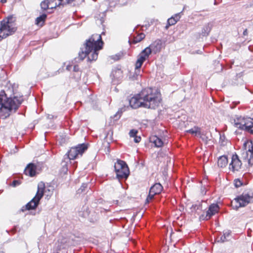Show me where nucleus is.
Masks as SVG:
<instances>
[{
  "instance_id": "f257e3e1",
  "label": "nucleus",
  "mask_w": 253,
  "mask_h": 253,
  "mask_svg": "<svg viewBox=\"0 0 253 253\" xmlns=\"http://www.w3.org/2000/svg\"><path fill=\"white\" fill-rule=\"evenodd\" d=\"M161 100V94L159 91L151 87L145 88L131 99L126 100L128 105H125L124 108L121 109V111H125L129 107L132 109L143 107L155 109L159 106Z\"/></svg>"
},
{
  "instance_id": "f03ea898",
  "label": "nucleus",
  "mask_w": 253,
  "mask_h": 253,
  "mask_svg": "<svg viewBox=\"0 0 253 253\" xmlns=\"http://www.w3.org/2000/svg\"><path fill=\"white\" fill-rule=\"evenodd\" d=\"M103 42L100 34H93L86 41L84 48H81L78 59L83 60L86 56L89 61H95L98 58V51L103 46Z\"/></svg>"
},
{
  "instance_id": "7ed1b4c3",
  "label": "nucleus",
  "mask_w": 253,
  "mask_h": 253,
  "mask_svg": "<svg viewBox=\"0 0 253 253\" xmlns=\"http://www.w3.org/2000/svg\"><path fill=\"white\" fill-rule=\"evenodd\" d=\"M22 101V96L7 97L4 92H1L0 94V116L3 118L8 117L11 112L16 111Z\"/></svg>"
},
{
  "instance_id": "20e7f679",
  "label": "nucleus",
  "mask_w": 253,
  "mask_h": 253,
  "mask_svg": "<svg viewBox=\"0 0 253 253\" xmlns=\"http://www.w3.org/2000/svg\"><path fill=\"white\" fill-rule=\"evenodd\" d=\"M15 21L14 17L9 16L0 23V41L16 31Z\"/></svg>"
},
{
  "instance_id": "39448f33",
  "label": "nucleus",
  "mask_w": 253,
  "mask_h": 253,
  "mask_svg": "<svg viewBox=\"0 0 253 253\" xmlns=\"http://www.w3.org/2000/svg\"><path fill=\"white\" fill-rule=\"evenodd\" d=\"M44 184L42 182L39 183L38 191L36 196L26 205L28 210L35 209L38 205L39 202L43 195L44 192Z\"/></svg>"
},
{
  "instance_id": "423d86ee",
  "label": "nucleus",
  "mask_w": 253,
  "mask_h": 253,
  "mask_svg": "<svg viewBox=\"0 0 253 253\" xmlns=\"http://www.w3.org/2000/svg\"><path fill=\"white\" fill-rule=\"evenodd\" d=\"M114 168L118 179H126L127 178L129 171L125 162L118 160L117 162L115 163Z\"/></svg>"
},
{
  "instance_id": "0eeeda50",
  "label": "nucleus",
  "mask_w": 253,
  "mask_h": 253,
  "mask_svg": "<svg viewBox=\"0 0 253 253\" xmlns=\"http://www.w3.org/2000/svg\"><path fill=\"white\" fill-rule=\"evenodd\" d=\"M253 201V196L249 194H243L232 202V206L234 209L238 210L240 207L247 206Z\"/></svg>"
},
{
  "instance_id": "6e6552de",
  "label": "nucleus",
  "mask_w": 253,
  "mask_h": 253,
  "mask_svg": "<svg viewBox=\"0 0 253 253\" xmlns=\"http://www.w3.org/2000/svg\"><path fill=\"white\" fill-rule=\"evenodd\" d=\"M87 149V145L85 144H79L77 146L72 147L68 152V158L70 160L76 159L79 156H82Z\"/></svg>"
},
{
  "instance_id": "1a4fd4ad",
  "label": "nucleus",
  "mask_w": 253,
  "mask_h": 253,
  "mask_svg": "<svg viewBox=\"0 0 253 253\" xmlns=\"http://www.w3.org/2000/svg\"><path fill=\"white\" fill-rule=\"evenodd\" d=\"M163 187L162 185L159 183H156L154 184L150 188L149 195L146 199V202L149 203L151 200L155 195L161 193Z\"/></svg>"
},
{
  "instance_id": "9d476101",
  "label": "nucleus",
  "mask_w": 253,
  "mask_h": 253,
  "mask_svg": "<svg viewBox=\"0 0 253 253\" xmlns=\"http://www.w3.org/2000/svg\"><path fill=\"white\" fill-rule=\"evenodd\" d=\"M242 165V163L239 159L238 156L236 154L233 155L231 162L229 164V169L233 172L238 171L241 169Z\"/></svg>"
},
{
  "instance_id": "9b49d317",
  "label": "nucleus",
  "mask_w": 253,
  "mask_h": 253,
  "mask_svg": "<svg viewBox=\"0 0 253 253\" xmlns=\"http://www.w3.org/2000/svg\"><path fill=\"white\" fill-rule=\"evenodd\" d=\"M40 170L41 169L39 165L30 163L25 169L24 172L26 175L33 177L39 173Z\"/></svg>"
},
{
  "instance_id": "f8f14e48",
  "label": "nucleus",
  "mask_w": 253,
  "mask_h": 253,
  "mask_svg": "<svg viewBox=\"0 0 253 253\" xmlns=\"http://www.w3.org/2000/svg\"><path fill=\"white\" fill-rule=\"evenodd\" d=\"M219 206L216 204H213L210 206L209 210L207 211V220L210 219L212 215H214L219 211Z\"/></svg>"
},
{
  "instance_id": "ddd939ff",
  "label": "nucleus",
  "mask_w": 253,
  "mask_h": 253,
  "mask_svg": "<svg viewBox=\"0 0 253 253\" xmlns=\"http://www.w3.org/2000/svg\"><path fill=\"white\" fill-rule=\"evenodd\" d=\"M242 155L245 160L247 159L250 166L253 165V145L252 146L251 149H249L248 151L243 153Z\"/></svg>"
},
{
  "instance_id": "4468645a",
  "label": "nucleus",
  "mask_w": 253,
  "mask_h": 253,
  "mask_svg": "<svg viewBox=\"0 0 253 253\" xmlns=\"http://www.w3.org/2000/svg\"><path fill=\"white\" fill-rule=\"evenodd\" d=\"M247 118L239 117L237 118L236 119L234 120V126L239 128L241 129H244Z\"/></svg>"
},
{
  "instance_id": "2eb2a0df",
  "label": "nucleus",
  "mask_w": 253,
  "mask_h": 253,
  "mask_svg": "<svg viewBox=\"0 0 253 253\" xmlns=\"http://www.w3.org/2000/svg\"><path fill=\"white\" fill-rule=\"evenodd\" d=\"M150 141L153 143L157 147H161L166 143V140L162 139L157 136H153L150 138Z\"/></svg>"
},
{
  "instance_id": "dca6fc26",
  "label": "nucleus",
  "mask_w": 253,
  "mask_h": 253,
  "mask_svg": "<svg viewBox=\"0 0 253 253\" xmlns=\"http://www.w3.org/2000/svg\"><path fill=\"white\" fill-rule=\"evenodd\" d=\"M151 49V52L157 53L159 52L162 48V42L161 41H156L152 43L149 46Z\"/></svg>"
},
{
  "instance_id": "f3484780",
  "label": "nucleus",
  "mask_w": 253,
  "mask_h": 253,
  "mask_svg": "<svg viewBox=\"0 0 253 253\" xmlns=\"http://www.w3.org/2000/svg\"><path fill=\"white\" fill-rule=\"evenodd\" d=\"M228 158L225 155L220 156L217 161L218 166L220 168H223L226 167L228 164Z\"/></svg>"
},
{
  "instance_id": "a211bd4d",
  "label": "nucleus",
  "mask_w": 253,
  "mask_h": 253,
  "mask_svg": "<svg viewBox=\"0 0 253 253\" xmlns=\"http://www.w3.org/2000/svg\"><path fill=\"white\" fill-rule=\"evenodd\" d=\"M151 53V49L149 47H147L139 54L138 57L145 61Z\"/></svg>"
},
{
  "instance_id": "6ab92c4d",
  "label": "nucleus",
  "mask_w": 253,
  "mask_h": 253,
  "mask_svg": "<svg viewBox=\"0 0 253 253\" xmlns=\"http://www.w3.org/2000/svg\"><path fill=\"white\" fill-rule=\"evenodd\" d=\"M253 129V120L250 118H247V120L245 125L244 129L250 131L251 133L252 132Z\"/></svg>"
},
{
  "instance_id": "aec40b11",
  "label": "nucleus",
  "mask_w": 253,
  "mask_h": 253,
  "mask_svg": "<svg viewBox=\"0 0 253 253\" xmlns=\"http://www.w3.org/2000/svg\"><path fill=\"white\" fill-rule=\"evenodd\" d=\"M48 6L50 9L56 8L57 6L61 5L60 0H48Z\"/></svg>"
},
{
  "instance_id": "412c9836",
  "label": "nucleus",
  "mask_w": 253,
  "mask_h": 253,
  "mask_svg": "<svg viewBox=\"0 0 253 253\" xmlns=\"http://www.w3.org/2000/svg\"><path fill=\"white\" fill-rule=\"evenodd\" d=\"M46 17V14H42L40 16L37 17L36 19V24L38 25L42 26L44 23V21Z\"/></svg>"
},
{
  "instance_id": "4be33fe9",
  "label": "nucleus",
  "mask_w": 253,
  "mask_h": 253,
  "mask_svg": "<svg viewBox=\"0 0 253 253\" xmlns=\"http://www.w3.org/2000/svg\"><path fill=\"white\" fill-rule=\"evenodd\" d=\"M187 132L190 133L192 134H200V128L198 127L195 126L193 128L187 130L186 131Z\"/></svg>"
},
{
  "instance_id": "5701e85b",
  "label": "nucleus",
  "mask_w": 253,
  "mask_h": 253,
  "mask_svg": "<svg viewBox=\"0 0 253 253\" xmlns=\"http://www.w3.org/2000/svg\"><path fill=\"white\" fill-rule=\"evenodd\" d=\"M144 61L145 60L138 56V59L135 63V69L139 70Z\"/></svg>"
},
{
  "instance_id": "b1692460",
  "label": "nucleus",
  "mask_w": 253,
  "mask_h": 253,
  "mask_svg": "<svg viewBox=\"0 0 253 253\" xmlns=\"http://www.w3.org/2000/svg\"><path fill=\"white\" fill-rule=\"evenodd\" d=\"M145 38V35L143 33H140L134 38L133 42L137 43L140 42Z\"/></svg>"
},
{
  "instance_id": "393cba45",
  "label": "nucleus",
  "mask_w": 253,
  "mask_h": 253,
  "mask_svg": "<svg viewBox=\"0 0 253 253\" xmlns=\"http://www.w3.org/2000/svg\"><path fill=\"white\" fill-rule=\"evenodd\" d=\"M47 2L48 0H44L41 2V6L42 9L45 10L49 8V6H48V3Z\"/></svg>"
},
{
  "instance_id": "a878e982",
  "label": "nucleus",
  "mask_w": 253,
  "mask_h": 253,
  "mask_svg": "<svg viewBox=\"0 0 253 253\" xmlns=\"http://www.w3.org/2000/svg\"><path fill=\"white\" fill-rule=\"evenodd\" d=\"M176 21L173 18H169L167 21V25L166 28H168L169 26L173 25L176 23Z\"/></svg>"
},
{
  "instance_id": "bb28decb",
  "label": "nucleus",
  "mask_w": 253,
  "mask_h": 253,
  "mask_svg": "<svg viewBox=\"0 0 253 253\" xmlns=\"http://www.w3.org/2000/svg\"><path fill=\"white\" fill-rule=\"evenodd\" d=\"M87 184L83 183L82 184V185L81 186V188L80 189H79V190H78V193H81L84 192L85 191V189L87 188Z\"/></svg>"
},
{
  "instance_id": "cd10ccee",
  "label": "nucleus",
  "mask_w": 253,
  "mask_h": 253,
  "mask_svg": "<svg viewBox=\"0 0 253 253\" xmlns=\"http://www.w3.org/2000/svg\"><path fill=\"white\" fill-rule=\"evenodd\" d=\"M61 1V5H64L67 4H71L75 0H60Z\"/></svg>"
},
{
  "instance_id": "c85d7f7f",
  "label": "nucleus",
  "mask_w": 253,
  "mask_h": 253,
  "mask_svg": "<svg viewBox=\"0 0 253 253\" xmlns=\"http://www.w3.org/2000/svg\"><path fill=\"white\" fill-rule=\"evenodd\" d=\"M242 185V183L239 179L234 180V185L236 187L238 188Z\"/></svg>"
},
{
  "instance_id": "c756f323",
  "label": "nucleus",
  "mask_w": 253,
  "mask_h": 253,
  "mask_svg": "<svg viewBox=\"0 0 253 253\" xmlns=\"http://www.w3.org/2000/svg\"><path fill=\"white\" fill-rule=\"evenodd\" d=\"M200 206H198L196 205H193L191 208V209H192V211H196L200 209Z\"/></svg>"
},
{
  "instance_id": "7c9ffc66",
  "label": "nucleus",
  "mask_w": 253,
  "mask_h": 253,
  "mask_svg": "<svg viewBox=\"0 0 253 253\" xmlns=\"http://www.w3.org/2000/svg\"><path fill=\"white\" fill-rule=\"evenodd\" d=\"M137 131L135 129H131L129 132V135L131 137H134L136 135Z\"/></svg>"
},
{
  "instance_id": "2f4dec72",
  "label": "nucleus",
  "mask_w": 253,
  "mask_h": 253,
  "mask_svg": "<svg viewBox=\"0 0 253 253\" xmlns=\"http://www.w3.org/2000/svg\"><path fill=\"white\" fill-rule=\"evenodd\" d=\"M181 12L175 14L173 16H172V18H174L176 21V22H177L181 17Z\"/></svg>"
},
{
  "instance_id": "473e14b6",
  "label": "nucleus",
  "mask_w": 253,
  "mask_h": 253,
  "mask_svg": "<svg viewBox=\"0 0 253 253\" xmlns=\"http://www.w3.org/2000/svg\"><path fill=\"white\" fill-rule=\"evenodd\" d=\"M226 241H227V239L225 237V234H223V235H222L221 236V237L220 238V239L218 241V242H220L223 243Z\"/></svg>"
},
{
  "instance_id": "72a5a7b5",
  "label": "nucleus",
  "mask_w": 253,
  "mask_h": 253,
  "mask_svg": "<svg viewBox=\"0 0 253 253\" xmlns=\"http://www.w3.org/2000/svg\"><path fill=\"white\" fill-rule=\"evenodd\" d=\"M134 141L136 143L139 142L141 139L140 136H137L136 135H135V136H134Z\"/></svg>"
},
{
  "instance_id": "f704fd0d",
  "label": "nucleus",
  "mask_w": 253,
  "mask_h": 253,
  "mask_svg": "<svg viewBox=\"0 0 253 253\" xmlns=\"http://www.w3.org/2000/svg\"><path fill=\"white\" fill-rule=\"evenodd\" d=\"M20 184V182L18 180H14L12 182V185L14 187H15Z\"/></svg>"
},
{
  "instance_id": "c9c22d12",
  "label": "nucleus",
  "mask_w": 253,
  "mask_h": 253,
  "mask_svg": "<svg viewBox=\"0 0 253 253\" xmlns=\"http://www.w3.org/2000/svg\"><path fill=\"white\" fill-rule=\"evenodd\" d=\"M73 70L74 72H78L79 71V68L78 65H75L73 68Z\"/></svg>"
},
{
  "instance_id": "e433bc0d",
  "label": "nucleus",
  "mask_w": 253,
  "mask_h": 253,
  "mask_svg": "<svg viewBox=\"0 0 253 253\" xmlns=\"http://www.w3.org/2000/svg\"><path fill=\"white\" fill-rule=\"evenodd\" d=\"M64 163V164L63 165V171H65V172H67V165H66V164L65 163Z\"/></svg>"
},
{
  "instance_id": "4c0bfd02",
  "label": "nucleus",
  "mask_w": 253,
  "mask_h": 253,
  "mask_svg": "<svg viewBox=\"0 0 253 253\" xmlns=\"http://www.w3.org/2000/svg\"><path fill=\"white\" fill-rule=\"evenodd\" d=\"M111 58L112 59H114V60H118L119 59V57L117 55H115L114 56H111Z\"/></svg>"
},
{
  "instance_id": "58836bf2",
  "label": "nucleus",
  "mask_w": 253,
  "mask_h": 253,
  "mask_svg": "<svg viewBox=\"0 0 253 253\" xmlns=\"http://www.w3.org/2000/svg\"><path fill=\"white\" fill-rule=\"evenodd\" d=\"M72 65H67V67H66V69L68 71H70L72 69Z\"/></svg>"
},
{
  "instance_id": "ea45409f",
  "label": "nucleus",
  "mask_w": 253,
  "mask_h": 253,
  "mask_svg": "<svg viewBox=\"0 0 253 253\" xmlns=\"http://www.w3.org/2000/svg\"><path fill=\"white\" fill-rule=\"evenodd\" d=\"M223 234H225V237L226 238L227 237H228L230 235V233L228 231H227L224 232Z\"/></svg>"
},
{
  "instance_id": "a19ab883",
  "label": "nucleus",
  "mask_w": 253,
  "mask_h": 253,
  "mask_svg": "<svg viewBox=\"0 0 253 253\" xmlns=\"http://www.w3.org/2000/svg\"><path fill=\"white\" fill-rule=\"evenodd\" d=\"M118 73V75H120L122 74V71L121 70H118V71H117L116 72V73Z\"/></svg>"
},
{
  "instance_id": "79ce46f5",
  "label": "nucleus",
  "mask_w": 253,
  "mask_h": 253,
  "mask_svg": "<svg viewBox=\"0 0 253 253\" xmlns=\"http://www.w3.org/2000/svg\"><path fill=\"white\" fill-rule=\"evenodd\" d=\"M247 33V29H246V30H245L244 31L243 34H244V35H246Z\"/></svg>"
},
{
  "instance_id": "37998d69",
  "label": "nucleus",
  "mask_w": 253,
  "mask_h": 253,
  "mask_svg": "<svg viewBox=\"0 0 253 253\" xmlns=\"http://www.w3.org/2000/svg\"><path fill=\"white\" fill-rule=\"evenodd\" d=\"M1 2L2 3H5L6 2V0H1Z\"/></svg>"
},
{
  "instance_id": "c03bdc74",
  "label": "nucleus",
  "mask_w": 253,
  "mask_h": 253,
  "mask_svg": "<svg viewBox=\"0 0 253 253\" xmlns=\"http://www.w3.org/2000/svg\"><path fill=\"white\" fill-rule=\"evenodd\" d=\"M118 115L119 116V117H120V113H119V111H118V114H116V115H115V117H117V116H118Z\"/></svg>"
},
{
  "instance_id": "a18cd8bd",
  "label": "nucleus",
  "mask_w": 253,
  "mask_h": 253,
  "mask_svg": "<svg viewBox=\"0 0 253 253\" xmlns=\"http://www.w3.org/2000/svg\"><path fill=\"white\" fill-rule=\"evenodd\" d=\"M3 253V252H1V253Z\"/></svg>"
}]
</instances>
